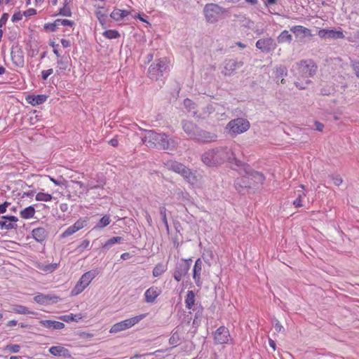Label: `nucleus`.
I'll use <instances>...</instances> for the list:
<instances>
[{
	"label": "nucleus",
	"instance_id": "nucleus-1",
	"mask_svg": "<svg viewBox=\"0 0 359 359\" xmlns=\"http://www.w3.org/2000/svg\"><path fill=\"white\" fill-rule=\"evenodd\" d=\"M202 161L208 166H216L228 161L232 166L242 167L245 163L238 160L233 151L228 147H217L205 152Z\"/></svg>",
	"mask_w": 359,
	"mask_h": 359
},
{
	"label": "nucleus",
	"instance_id": "nucleus-2",
	"mask_svg": "<svg viewBox=\"0 0 359 359\" xmlns=\"http://www.w3.org/2000/svg\"><path fill=\"white\" fill-rule=\"evenodd\" d=\"M144 133L141 136L142 143L149 148L168 150L173 149L176 142L164 133H158L152 130L142 129Z\"/></svg>",
	"mask_w": 359,
	"mask_h": 359
},
{
	"label": "nucleus",
	"instance_id": "nucleus-3",
	"mask_svg": "<svg viewBox=\"0 0 359 359\" xmlns=\"http://www.w3.org/2000/svg\"><path fill=\"white\" fill-rule=\"evenodd\" d=\"M237 168H243V170L246 174V176H242L241 177H238L235 180L234 186L238 192H242L245 189L250 188L251 182L250 177L257 179L259 182H262L265 180V177L262 173L252 170L250 165L245 163V165L242 167L235 166L234 169Z\"/></svg>",
	"mask_w": 359,
	"mask_h": 359
},
{
	"label": "nucleus",
	"instance_id": "nucleus-4",
	"mask_svg": "<svg viewBox=\"0 0 359 359\" xmlns=\"http://www.w3.org/2000/svg\"><path fill=\"white\" fill-rule=\"evenodd\" d=\"M317 65L311 60H301L292 66V71L297 78L309 79L313 76L317 71Z\"/></svg>",
	"mask_w": 359,
	"mask_h": 359
},
{
	"label": "nucleus",
	"instance_id": "nucleus-5",
	"mask_svg": "<svg viewBox=\"0 0 359 359\" xmlns=\"http://www.w3.org/2000/svg\"><path fill=\"white\" fill-rule=\"evenodd\" d=\"M169 71L168 61L166 57L156 60L149 67L148 76L157 81Z\"/></svg>",
	"mask_w": 359,
	"mask_h": 359
},
{
	"label": "nucleus",
	"instance_id": "nucleus-6",
	"mask_svg": "<svg viewBox=\"0 0 359 359\" xmlns=\"http://www.w3.org/2000/svg\"><path fill=\"white\" fill-rule=\"evenodd\" d=\"M250 126V122L243 118H237L230 121L226 125V129L231 135H238L247 131Z\"/></svg>",
	"mask_w": 359,
	"mask_h": 359
},
{
	"label": "nucleus",
	"instance_id": "nucleus-7",
	"mask_svg": "<svg viewBox=\"0 0 359 359\" xmlns=\"http://www.w3.org/2000/svg\"><path fill=\"white\" fill-rule=\"evenodd\" d=\"M146 315L147 314H142L136 316L135 317L130 318L121 322H118L117 323H115L110 328L109 332L117 333L129 329L134 326L135 325L137 324L141 320H142L146 316Z\"/></svg>",
	"mask_w": 359,
	"mask_h": 359
},
{
	"label": "nucleus",
	"instance_id": "nucleus-8",
	"mask_svg": "<svg viewBox=\"0 0 359 359\" xmlns=\"http://www.w3.org/2000/svg\"><path fill=\"white\" fill-rule=\"evenodd\" d=\"M203 12L207 22L215 23L223 13V8L215 4H207L204 7Z\"/></svg>",
	"mask_w": 359,
	"mask_h": 359
},
{
	"label": "nucleus",
	"instance_id": "nucleus-9",
	"mask_svg": "<svg viewBox=\"0 0 359 359\" xmlns=\"http://www.w3.org/2000/svg\"><path fill=\"white\" fill-rule=\"evenodd\" d=\"M191 262L192 260L191 259H182L177 263L173 273V278L175 280L180 282L182 278L188 273L191 267Z\"/></svg>",
	"mask_w": 359,
	"mask_h": 359
},
{
	"label": "nucleus",
	"instance_id": "nucleus-10",
	"mask_svg": "<svg viewBox=\"0 0 359 359\" xmlns=\"http://www.w3.org/2000/svg\"><path fill=\"white\" fill-rule=\"evenodd\" d=\"M243 66V61H238L236 59L225 60L224 62V67L221 73L224 76H231L236 74L237 69L241 68Z\"/></svg>",
	"mask_w": 359,
	"mask_h": 359
},
{
	"label": "nucleus",
	"instance_id": "nucleus-11",
	"mask_svg": "<svg viewBox=\"0 0 359 359\" xmlns=\"http://www.w3.org/2000/svg\"><path fill=\"white\" fill-rule=\"evenodd\" d=\"M11 57L15 67H23L25 65V55L22 46L17 44L13 46L11 50Z\"/></svg>",
	"mask_w": 359,
	"mask_h": 359
},
{
	"label": "nucleus",
	"instance_id": "nucleus-12",
	"mask_svg": "<svg viewBox=\"0 0 359 359\" xmlns=\"http://www.w3.org/2000/svg\"><path fill=\"white\" fill-rule=\"evenodd\" d=\"M231 337L229 329L225 326H221L214 332V343L215 344H229Z\"/></svg>",
	"mask_w": 359,
	"mask_h": 359
},
{
	"label": "nucleus",
	"instance_id": "nucleus-13",
	"mask_svg": "<svg viewBox=\"0 0 359 359\" xmlns=\"http://www.w3.org/2000/svg\"><path fill=\"white\" fill-rule=\"evenodd\" d=\"M255 46L262 52L269 53L276 49V43L272 38L268 37L259 39L256 42Z\"/></svg>",
	"mask_w": 359,
	"mask_h": 359
},
{
	"label": "nucleus",
	"instance_id": "nucleus-14",
	"mask_svg": "<svg viewBox=\"0 0 359 359\" xmlns=\"http://www.w3.org/2000/svg\"><path fill=\"white\" fill-rule=\"evenodd\" d=\"M217 135L215 133L199 128L194 141L200 143L208 144L217 141Z\"/></svg>",
	"mask_w": 359,
	"mask_h": 359
},
{
	"label": "nucleus",
	"instance_id": "nucleus-15",
	"mask_svg": "<svg viewBox=\"0 0 359 359\" xmlns=\"http://www.w3.org/2000/svg\"><path fill=\"white\" fill-rule=\"evenodd\" d=\"M59 299L60 297L58 296L51 294H45L43 293H38L34 297V302L41 305L55 304L59 301Z\"/></svg>",
	"mask_w": 359,
	"mask_h": 359
},
{
	"label": "nucleus",
	"instance_id": "nucleus-16",
	"mask_svg": "<svg viewBox=\"0 0 359 359\" xmlns=\"http://www.w3.org/2000/svg\"><path fill=\"white\" fill-rule=\"evenodd\" d=\"M182 127L184 132L189 136V139L194 140L200 128L198 127L193 121L188 120L182 121Z\"/></svg>",
	"mask_w": 359,
	"mask_h": 359
},
{
	"label": "nucleus",
	"instance_id": "nucleus-17",
	"mask_svg": "<svg viewBox=\"0 0 359 359\" xmlns=\"http://www.w3.org/2000/svg\"><path fill=\"white\" fill-rule=\"evenodd\" d=\"M0 220V228L1 229L11 230L17 229L18 225L16 222L18 221V218L13 215H6L1 217Z\"/></svg>",
	"mask_w": 359,
	"mask_h": 359
},
{
	"label": "nucleus",
	"instance_id": "nucleus-18",
	"mask_svg": "<svg viewBox=\"0 0 359 359\" xmlns=\"http://www.w3.org/2000/svg\"><path fill=\"white\" fill-rule=\"evenodd\" d=\"M318 35L322 39H344V34L341 31L334 29H321L318 31Z\"/></svg>",
	"mask_w": 359,
	"mask_h": 359
},
{
	"label": "nucleus",
	"instance_id": "nucleus-19",
	"mask_svg": "<svg viewBox=\"0 0 359 359\" xmlns=\"http://www.w3.org/2000/svg\"><path fill=\"white\" fill-rule=\"evenodd\" d=\"M50 354L55 356H62L65 358H72V354L69 349L62 346H53L49 348Z\"/></svg>",
	"mask_w": 359,
	"mask_h": 359
},
{
	"label": "nucleus",
	"instance_id": "nucleus-20",
	"mask_svg": "<svg viewBox=\"0 0 359 359\" xmlns=\"http://www.w3.org/2000/svg\"><path fill=\"white\" fill-rule=\"evenodd\" d=\"M161 290L152 286L144 292V300L147 303H154L156 299L161 294Z\"/></svg>",
	"mask_w": 359,
	"mask_h": 359
},
{
	"label": "nucleus",
	"instance_id": "nucleus-21",
	"mask_svg": "<svg viewBox=\"0 0 359 359\" xmlns=\"http://www.w3.org/2000/svg\"><path fill=\"white\" fill-rule=\"evenodd\" d=\"M203 263L201 259H196L193 269V278L195 281L196 285L198 287H201L202 281L201 280V273L202 271Z\"/></svg>",
	"mask_w": 359,
	"mask_h": 359
},
{
	"label": "nucleus",
	"instance_id": "nucleus-22",
	"mask_svg": "<svg viewBox=\"0 0 359 359\" xmlns=\"http://www.w3.org/2000/svg\"><path fill=\"white\" fill-rule=\"evenodd\" d=\"M71 65V59L69 56H63L58 60H57V68L56 69V73L57 74H60L62 72L66 70H70L69 67Z\"/></svg>",
	"mask_w": 359,
	"mask_h": 359
},
{
	"label": "nucleus",
	"instance_id": "nucleus-23",
	"mask_svg": "<svg viewBox=\"0 0 359 359\" xmlns=\"http://www.w3.org/2000/svg\"><path fill=\"white\" fill-rule=\"evenodd\" d=\"M48 234V231L43 227L36 228L32 231L33 238L41 243L46 240Z\"/></svg>",
	"mask_w": 359,
	"mask_h": 359
},
{
	"label": "nucleus",
	"instance_id": "nucleus-24",
	"mask_svg": "<svg viewBox=\"0 0 359 359\" xmlns=\"http://www.w3.org/2000/svg\"><path fill=\"white\" fill-rule=\"evenodd\" d=\"M164 164L169 170H172L178 174L181 173L185 166L184 164L172 160L167 161Z\"/></svg>",
	"mask_w": 359,
	"mask_h": 359
},
{
	"label": "nucleus",
	"instance_id": "nucleus-25",
	"mask_svg": "<svg viewBox=\"0 0 359 359\" xmlns=\"http://www.w3.org/2000/svg\"><path fill=\"white\" fill-rule=\"evenodd\" d=\"M40 323L43 327L49 329L61 330L65 327V324L63 323L55 320H43L40 321Z\"/></svg>",
	"mask_w": 359,
	"mask_h": 359
},
{
	"label": "nucleus",
	"instance_id": "nucleus-26",
	"mask_svg": "<svg viewBox=\"0 0 359 359\" xmlns=\"http://www.w3.org/2000/svg\"><path fill=\"white\" fill-rule=\"evenodd\" d=\"M130 14V11L127 10H122L119 8H114L113 11L110 14L111 18H112L116 22H119L122 20L124 18L128 16Z\"/></svg>",
	"mask_w": 359,
	"mask_h": 359
},
{
	"label": "nucleus",
	"instance_id": "nucleus-27",
	"mask_svg": "<svg viewBox=\"0 0 359 359\" xmlns=\"http://www.w3.org/2000/svg\"><path fill=\"white\" fill-rule=\"evenodd\" d=\"M275 79L277 82L280 81L281 83H284V77L287 75V67L284 65L277 66L274 71Z\"/></svg>",
	"mask_w": 359,
	"mask_h": 359
},
{
	"label": "nucleus",
	"instance_id": "nucleus-28",
	"mask_svg": "<svg viewBox=\"0 0 359 359\" xmlns=\"http://www.w3.org/2000/svg\"><path fill=\"white\" fill-rule=\"evenodd\" d=\"M47 98L46 95H28L27 101L32 106H36L44 103Z\"/></svg>",
	"mask_w": 359,
	"mask_h": 359
},
{
	"label": "nucleus",
	"instance_id": "nucleus-29",
	"mask_svg": "<svg viewBox=\"0 0 359 359\" xmlns=\"http://www.w3.org/2000/svg\"><path fill=\"white\" fill-rule=\"evenodd\" d=\"M8 311L13 312V313H18V314H23V315L36 314L35 312L29 311L28 309V308H27L26 306L21 305V304H13L11 306V310H9Z\"/></svg>",
	"mask_w": 359,
	"mask_h": 359
},
{
	"label": "nucleus",
	"instance_id": "nucleus-30",
	"mask_svg": "<svg viewBox=\"0 0 359 359\" xmlns=\"http://www.w3.org/2000/svg\"><path fill=\"white\" fill-rule=\"evenodd\" d=\"M124 241V238L121 236H114L109 238L108 241L103 244L102 250L104 252L108 251L116 243H121Z\"/></svg>",
	"mask_w": 359,
	"mask_h": 359
},
{
	"label": "nucleus",
	"instance_id": "nucleus-31",
	"mask_svg": "<svg viewBox=\"0 0 359 359\" xmlns=\"http://www.w3.org/2000/svg\"><path fill=\"white\" fill-rule=\"evenodd\" d=\"M290 31L297 36L299 35L311 36V30L301 25H295L290 28Z\"/></svg>",
	"mask_w": 359,
	"mask_h": 359
},
{
	"label": "nucleus",
	"instance_id": "nucleus-32",
	"mask_svg": "<svg viewBox=\"0 0 359 359\" xmlns=\"http://www.w3.org/2000/svg\"><path fill=\"white\" fill-rule=\"evenodd\" d=\"M181 343V332L179 329H175L169 339V344L173 347L177 346Z\"/></svg>",
	"mask_w": 359,
	"mask_h": 359
},
{
	"label": "nucleus",
	"instance_id": "nucleus-33",
	"mask_svg": "<svg viewBox=\"0 0 359 359\" xmlns=\"http://www.w3.org/2000/svg\"><path fill=\"white\" fill-rule=\"evenodd\" d=\"M95 277V274L90 271L83 274L78 282L87 287Z\"/></svg>",
	"mask_w": 359,
	"mask_h": 359
},
{
	"label": "nucleus",
	"instance_id": "nucleus-34",
	"mask_svg": "<svg viewBox=\"0 0 359 359\" xmlns=\"http://www.w3.org/2000/svg\"><path fill=\"white\" fill-rule=\"evenodd\" d=\"M185 306L188 309H191L195 304V293L192 290H189L185 297Z\"/></svg>",
	"mask_w": 359,
	"mask_h": 359
},
{
	"label": "nucleus",
	"instance_id": "nucleus-35",
	"mask_svg": "<svg viewBox=\"0 0 359 359\" xmlns=\"http://www.w3.org/2000/svg\"><path fill=\"white\" fill-rule=\"evenodd\" d=\"M35 214V209L30 205L20 211V215L22 219H28L32 218Z\"/></svg>",
	"mask_w": 359,
	"mask_h": 359
},
{
	"label": "nucleus",
	"instance_id": "nucleus-36",
	"mask_svg": "<svg viewBox=\"0 0 359 359\" xmlns=\"http://www.w3.org/2000/svg\"><path fill=\"white\" fill-rule=\"evenodd\" d=\"M167 270L166 265L163 263L157 264L152 271L153 276L159 277Z\"/></svg>",
	"mask_w": 359,
	"mask_h": 359
},
{
	"label": "nucleus",
	"instance_id": "nucleus-37",
	"mask_svg": "<svg viewBox=\"0 0 359 359\" xmlns=\"http://www.w3.org/2000/svg\"><path fill=\"white\" fill-rule=\"evenodd\" d=\"M277 39L278 43H290L292 41V36L287 30H283Z\"/></svg>",
	"mask_w": 359,
	"mask_h": 359
},
{
	"label": "nucleus",
	"instance_id": "nucleus-38",
	"mask_svg": "<svg viewBox=\"0 0 359 359\" xmlns=\"http://www.w3.org/2000/svg\"><path fill=\"white\" fill-rule=\"evenodd\" d=\"M59 318L66 323H70L72 321L78 322L82 318V316L81 314L74 315L73 313H70L68 315L61 316Z\"/></svg>",
	"mask_w": 359,
	"mask_h": 359
},
{
	"label": "nucleus",
	"instance_id": "nucleus-39",
	"mask_svg": "<svg viewBox=\"0 0 359 359\" xmlns=\"http://www.w3.org/2000/svg\"><path fill=\"white\" fill-rule=\"evenodd\" d=\"M180 175H181L189 182H193L196 178L191 170L186 166H184Z\"/></svg>",
	"mask_w": 359,
	"mask_h": 359
},
{
	"label": "nucleus",
	"instance_id": "nucleus-40",
	"mask_svg": "<svg viewBox=\"0 0 359 359\" xmlns=\"http://www.w3.org/2000/svg\"><path fill=\"white\" fill-rule=\"evenodd\" d=\"M69 2L67 0H65L63 6L60 8L58 15L65 16V17H71L72 15V11L70 8L68 6Z\"/></svg>",
	"mask_w": 359,
	"mask_h": 359
},
{
	"label": "nucleus",
	"instance_id": "nucleus-41",
	"mask_svg": "<svg viewBox=\"0 0 359 359\" xmlns=\"http://www.w3.org/2000/svg\"><path fill=\"white\" fill-rule=\"evenodd\" d=\"M166 212H167V209L165 205H162L159 208V213L161 216L162 222H163L167 231H169V225H168V219H167Z\"/></svg>",
	"mask_w": 359,
	"mask_h": 359
},
{
	"label": "nucleus",
	"instance_id": "nucleus-42",
	"mask_svg": "<svg viewBox=\"0 0 359 359\" xmlns=\"http://www.w3.org/2000/svg\"><path fill=\"white\" fill-rule=\"evenodd\" d=\"M102 35L109 39H114L120 37V34L115 29H108L103 32Z\"/></svg>",
	"mask_w": 359,
	"mask_h": 359
},
{
	"label": "nucleus",
	"instance_id": "nucleus-43",
	"mask_svg": "<svg viewBox=\"0 0 359 359\" xmlns=\"http://www.w3.org/2000/svg\"><path fill=\"white\" fill-rule=\"evenodd\" d=\"M35 198L37 201L48 202L53 199V196L48 193L39 192L36 195Z\"/></svg>",
	"mask_w": 359,
	"mask_h": 359
},
{
	"label": "nucleus",
	"instance_id": "nucleus-44",
	"mask_svg": "<svg viewBox=\"0 0 359 359\" xmlns=\"http://www.w3.org/2000/svg\"><path fill=\"white\" fill-rule=\"evenodd\" d=\"M110 222H111L110 217L109 215H104L100 219V221L97 222L95 227L102 229V228H104V227L107 226V225H109L110 224Z\"/></svg>",
	"mask_w": 359,
	"mask_h": 359
},
{
	"label": "nucleus",
	"instance_id": "nucleus-45",
	"mask_svg": "<svg viewBox=\"0 0 359 359\" xmlns=\"http://www.w3.org/2000/svg\"><path fill=\"white\" fill-rule=\"evenodd\" d=\"M95 16L101 25H104L107 23V16L104 12H102L100 10L97 11H95Z\"/></svg>",
	"mask_w": 359,
	"mask_h": 359
},
{
	"label": "nucleus",
	"instance_id": "nucleus-46",
	"mask_svg": "<svg viewBox=\"0 0 359 359\" xmlns=\"http://www.w3.org/2000/svg\"><path fill=\"white\" fill-rule=\"evenodd\" d=\"M20 346L18 344H8L4 348V351H8L12 353H17L20 351Z\"/></svg>",
	"mask_w": 359,
	"mask_h": 359
},
{
	"label": "nucleus",
	"instance_id": "nucleus-47",
	"mask_svg": "<svg viewBox=\"0 0 359 359\" xmlns=\"http://www.w3.org/2000/svg\"><path fill=\"white\" fill-rule=\"evenodd\" d=\"M335 90L333 86H325L320 89V94L323 95H330L334 94Z\"/></svg>",
	"mask_w": 359,
	"mask_h": 359
},
{
	"label": "nucleus",
	"instance_id": "nucleus-48",
	"mask_svg": "<svg viewBox=\"0 0 359 359\" xmlns=\"http://www.w3.org/2000/svg\"><path fill=\"white\" fill-rule=\"evenodd\" d=\"M271 323L276 332L282 333L285 332V330L284 327L280 324V321L278 319L273 318Z\"/></svg>",
	"mask_w": 359,
	"mask_h": 359
},
{
	"label": "nucleus",
	"instance_id": "nucleus-49",
	"mask_svg": "<svg viewBox=\"0 0 359 359\" xmlns=\"http://www.w3.org/2000/svg\"><path fill=\"white\" fill-rule=\"evenodd\" d=\"M77 230L74 227V225H72L66 229V230L60 235L61 238H66L68 237L74 233H76Z\"/></svg>",
	"mask_w": 359,
	"mask_h": 359
},
{
	"label": "nucleus",
	"instance_id": "nucleus-50",
	"mask_svg": "<svg viewBox=\"0 0 359 359\" xmlns=\"http://www.w3.org/2000/svg\"><path fill=\"white\" fill-rule=\"evenodd\" d=\"M58 27L59 26H69V27H73L74 25V22L72 20H69L67 19H57L55 20Z\"/></svg>",
	"mask_w": 359,
	"mask_h": 359
},
{
	"label": "nucleus",
	"instance_id": "nucleus-51",
	"mask_svg": "<svg viewBox=\"0 0 359 359\" xmlns=\"http://www.w3.org/2000/svg\"><path fill=\"white\" fill-rule=\"evenodd\" d=\"M86 287L81 285L79 282H77L75 287L72 290V294L73 295H77L82 292Z\"/></svg>",
	"mask_w": 359,
	"mask_h": 359
},
{
	"label": "nucleus",
	"instance_id": "nucleus-52",
	"mask_svg": "<svg viewBox=\"0 0 359 359\" xmlns=\"http://www.w3.org/2000/svg\"><path fill=\"white\" fill-rule=\"evenodd\" d=\"M45 30L48 32H55L58 28V25L55 20L53 23H46L43 26Z\"/></svg>",
	"mask_w": 359,
	"mask_h": 359
},
{
	"label": "nucleus",
	"instance_id": "nucleus-53",
	"mask_svg": "<svg viewBox=\"0 0 359 359\" xmlns=\"http://www.w3.org/2000/svg\"><path fill=\"white\" fill-rule=\"evenodd\" d=\"M89 245H90V241L88 239H85L77 247L76 250L78 252L81 253L85 249H87L89 247Z\"/></svg>",
	"mask_w": 359,
	"mask_h": 359
},
{
	"label": "nucleus",
	"instance_id": "nucleus-54",
	"mask_svg": "<svg viewBox=\"0 0 359 359\" xmlns=\"http://www.w3.org/2000/svg\"><path fill=\"white\" fill-rule=\"evenodd\" d=\"M351 67H352L355 76L358 78H359V61L351 60Z\"/></svg>",
	"mask_w": 359,
	"mask_h": 359
},
{
	"label": "nucleus",
	"instance_id": "nucleus-55",
	"mask_svg": "<svg viewBox=\"0 0 359 359\" xmlns=\"http://www.w3.org/2000/svg\"><path fill=\"white\" fill-rule=\"evenodd\" d=\"M73 225L78 231L80 229H83L86 225V221L84 219H79Z\"/></svg>",
	"mask_w": 359,
	"mask_h": 359
},
{
	"label": "nucleus",
	"instance_id": "nucleus-56",
	"mask_svg": "<svg viewBox=\"0 0 359 359\" xmlns=\"http://www.w3.org/2000/svg\"><path fill=\"white\" fill-rule=\"evenodd\" d=\"M311 83V80L306 79L304 83H302L300 82L297 81V82L294 83V85L296 86V87L297 88L301 89V90H304V89H306L307 88V86L309 84H310Z\"/></svg>",
	"mask_w": 359,
	"mask_h": 359
},
{
	"label": "nucleus",
	"instance_id": "nucleus-57",
	"mask_svg": "<svg viewBox=\"0 0 359 359\" xmlns=\"http://www.w3.org/2000/svg\"><path fill=\"white\" fill-rule=\"evenodd\" d=\"M57 266H58V264L56 263L50 264L46 265L43 267V270L45 271L53 272L57 268Z\"/></svg>",
	"mask_w": 359,
	"mask_h": 359
},
{
	"label": "nucleus",
	"instance_id": "nucleus-58",
	"mask_svg": "<svg viewBox=\"0 0 359 359\" xmlns=\"http://www.w3.org/2000/svg\"><path fill=\"white\" fill-rule=\"evenodd\" d=\"M53 72V69H48L47 70H43L41 72V79L43 81L47 80L48 77L51 75Z\"/></svg>",
	"mask_w": 359,
	"mask_h": 359
},
{
	"label": "nucleus",
	"instance_id": "nucleus-59",
	"mask_svg": "<svg viewBox=\"0 0 359 359\" xmlns=\"http://www.w3.org/2000/svg\"><path fill=\"white\" fill-rule=\"evenodd\" d=\"M302 195L304 196V194H299L297 196V198L293 201V205L296 207V208H300L302 206Z\"/></svg>",
	"mask_w": 359,
	"mask_h": 359
},
{
	"label": "nucleus",
	"instance_id": "nucleus-60",
	"mask_svg": "<svg viewBox=\"0 0 359 359\" xmlns=\"http://www.w3.org/2000/svg\"><path fill=\"white\" fill-rule=\"evenodd\" d=\"M36 14V11L34 8H29L23 13L25 17H30Z\"/></svg>",
	"mask_w": 359,
	"mask_h": 359
},
{
	"label": "nucleus",
	"instance_id": "nucleus-61",
	"mask_svg": "<svg viewBox=\"0 0 359 359\" xmlns=\"http://www.w3.org/2000/svg\"><path fill=\"white\" fill-rule=\"evenodd\" d=\"M8 13H4L1 18H0V28L2 27L4 25H6L8 18Z\"/></svg>",
	"mask_w": 359,
	"mask_h": 359
},
{
	"label": "nucleus",
	"instance_id": "nucleus-62",
	"mask_svg": "<svg viewBox=\"0 0 359 359\" xmlns=\"http://www.w3.org/2000/svg\"><path fill=\"white\" fill-rule=\"evenodd\" d=\"M23 14H22L20 12L15 13L12 16V21L13 22H17L20 21L22 18Z\"/></svg>",
	"mask_w": 359,
	"mask_h": 359
},
{
	"label": "nucleus",
	"instance_id": "nucleus-63",
	"mask_svg": "<svg viewBox=\"0 0 359 359\" xmlns=\"http://www.w3.org/2000/svg\"><path fill=\"white\" fill-rule=\"evenodd\" d=\"M104 184H105V182H104L100 184L92 185L89 188H87L86 190L89 191V190H93V189H102Z\"/></svg>",
	"mask_w": 359,
	"mask_h": 359
},
{
	"label": "nucleus",
	"instance_id": "nucleus-64",
	"mask_svg": "<svg viewBox=\"0 0 359 359\" xmlns=\"http://www.w3.org/2000/svg\"><path fill=\"white\" fill-rule=\"evenodd\" d=\"M60 41H61L62 46L64 48H68V47H69L71 46V42L68 39H62Z\"/></svg>",
	"mask_w": 359,
	"mask_h": 359
}]
</instances>
